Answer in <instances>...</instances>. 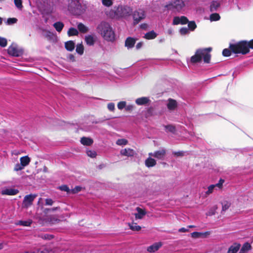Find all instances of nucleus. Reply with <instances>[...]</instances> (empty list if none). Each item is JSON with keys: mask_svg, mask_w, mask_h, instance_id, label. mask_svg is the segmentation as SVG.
Instances as JSON below:
<instances>
[{"mask_svg": "<svg viewBox=\"0 0 253 253\" xmlns=\"http://www.w3.org/2000/svg\"><path fill=\"white\" fill-rule=\"evenodd\" d=\"M114 13L117 18H125L130 15L132 13V9L128 6L119 5L114 7Z\"/></svg>", "mask_w": 253, "mask_h": 253, "instance_id": "20e7f679", "label": "nucleus"}, {"mask_svg": "<svg viewBox=\"0 0 253 253\" xmlns=\"http://www.w3.org/2000/svg\"><path fill=\"white\" fill-rule=\"evenodd\" d=\"M135 42H136L135 39H134L132 38H131V37H128L126 40L125 46L127 48H131L133 47V46L135 43Z\"/></svg>", "mask_w": 253, "mask_h": 253, "instance_id": "412c9836", "label": "nucleus"}, {"mask_svg": "<svg viewBox=\"0 0 253 253\" xmlns=\"http://www.w3.org/2000/svg\"><path fill=\"white\" fill-rule=\"evenodd\" d=\"M79 34V31L75 28H71L68 31V35L69 36H77Z\"/></svg>", "mask_w": 253, "mask_h": 253, "instance_id": "473e14b6", "label": "nucleus"}, {"mask_svg": "<svg viewBox=\"0 0 253 253\" xmlns=\"http://www.w3.org/2000/svg\"><path fill=\"white\" fill-rule=\"evenodd\" d=\"M18 190L13 188H5L2 190L1 194L7 195H15L18 193Z\"/></svg>", "mask_w": 253, "mask_h": 253, "instance_id": "dca6fc26", "label": "nucleus"}, {"mask_svg": "<svg viewBox=\"0 0 253 253\" xmlns=\"http://www.w3.org/2000/svg\"><path fill=\"white\" fill-rule=\"evenodd\" d=\"M31 223L32 222L30 220L27 221H19L17 223V224L25 226H28L30 225Z\"/></svg>", "mask_w": 253, "mask_h": 253, "instance_id": "58836bf2", "label": "nucleus"}, {"mask_svg": "<svg viewBox=\"0 0 253 253\" xmlns=\"http://www.w3.org/2000/svg\"><path fill=\"white\" fill-rule=\"evenodd\" d=\"M84 40L87 45L91 46L94 44L96 39L94 36L87 35L85 36Z\"/></svg>", "mask_w": 253, "mask_h": 253, "instance_id": "f3484780", "label": "nucleus"}, {"mask_svg": "<svg viewBox=\"0 0 253 253\" xmlns=\"http://www.w3.org/2000/svg\"><path fill=\"white\" fill-rule=\"evenodd\" d=\"M145 17L146 13L144 10L139 9L134 11L132 14L133 24L134 25L137 24L142 20L144 19Z\"/></svg>", "mask_w": 253, "mask_h": 253, "instance_id": "0eeeda50", "label": "nucleus"}, {"mask_svg": "<svg viewBox=\"0 0 253 253\" xmlns=\"http://www.w3.org/2000/svg\"><path fill=\"white\" fill-rule=\"evenodd\" d=\"M36 197V195L30 194L26 195L23 201V207L26 209L29 208L32 205L33 202Z\"/></svg>", "mask_w": 253, "mask_h": 253, "instance_id": "6e6552de", "label": "nucleus"}, {"mask_svg": "<svg viewBox=\"0 0 253 253\" xmlns=\"http://www.w3.org/2000/svg\"><path fill=\"white\" fill-rule=\"evenodd\" d=\"M7 43V40L4 38L0 37V46L3 47H5Z\"/></svg>", "mask_w": 253, "mask_h": 253, "instance_id": "49530a36", "label": "nucleus"}, {"mask_svg": "<svg viewBox=\"0 0 253 253\" xmlns=\"http://www.w3.org/2000/svg\"><path fill=\"white\" fill-rule=\"evenodd\" d=\"M86 154L88 157L94 158L96 156V153L95 151L93 150H88L86 151Z\"/></svg>", "mask_w": 253, "mask_h": 253, "instance_id": "a19ab883", "label": "nucleus"}, {"mask_svg": "<svg viewBox=\"0 0 253 253\" xmlns=\"http://www.w3.org/2000/svg\"><path fill=\"white\" fill-rule=\"evenodd\" d=\"M223 183L224 180L221 179L219 180L218 183L214 185H211L208 187V190L206 191V194L207 195H210L211 194L214 190L221 189L222 187Z\"/></svg>", "mask_w": 253, "mask_h": 253, "instance_id": "1a4fd4ad", "label": "nucleus"}, {"mask_svg": "<svg viewBox=\"0 0 253 253\" xmlns=\"http://www.w3.org/2000/svg\"><path fill=\"white\" fill-rule=\"evenodd\" d=\"M157 34L154 31H151L146 33L144 38L147 40H152L155 39L157 37Z\"/></svg>", "mask_w": 253, "mask_h": 253, "instance_id": "bb28decb", "label": "nucleus"}, {"mask_svg": "<svg viewBox=\"0 0 253 253\" xmlns=\"http://www.w3.org/2000/svg\"><path fill=\"white\" fill-rule=\"evenodd\" d=\"M248 47L249 49H250V48L253 49V40L248 42Z\"/></svg>", "mask_w": 253, "mask_h": 253, "instance_id": "bf43d9fd", "label": "nucleus"}, {"mask_svg": "<svg viewBox=\"0 0 253 253\" xmlns=\"http://www.w3.org/2000/svg\"><path fill=\"white\" fill-rule=\"evenodd\" d=\"M68 60L70 61L74 62L75 61V57L72 54H69L67 57Z\"/></svg>", "mask_w": 253, "mask_h": 253, "instance_id": "052dcab7", "label": "nucleus"}, {"mask_svg": "<svg viewBox=\"0 0 253 253\" xmlns=\"http://www.w3.org/2000/svg\"><path fill=\"white\" fill-rule=\"evenodd\" d=\"M252 249L251 244L248 242L244 243L241 247L239 253H247Z\"/></svg>", "mask_w": 253, "mask_h": 253, "instance_id": "4be33fe9", "label": "nucleus"}, {"mask_svg": "<svg viewBox=\"0 0 253 253\" xmlns=\"http://www.w3.org/2000/svg\"><path fill=\"white\" fill-rule=\"evenodd\" d=\"M231 51L229 49L225 48L222 51V54L224 56H229L230 55Z\"/></svg>", "mask_w": 253, "mask_h": 253, "instance_id": "5fc2aeb1", "label": "nucleus"}, {"mask_svg": "<svg viewBox=\"0 0 253 253\" xmlns=\"http://www.w3.org/2000/svg\"><path fill=\"white\" fill-rule=\"evenodd\" d=\"M120 153L123 156L132 157L135 154V151L130 148H125L122 149L120 151Z\"/></svg>", "mask_w": 253, "mask_h": 253, "instance_id": "a211bd4d", "label": "nucleus"}, {"mask_svg": "<svg viewBox=\"0 0 253 253\" xmlns=\"http://www.w3.org/2000/svg\"><path fill=\"white\" fill-rule=\"evenodd\" d=\"M194 227H195V226H194V225H189V226H188V228H193Z\"/></svg>", "mask_w": 253, "mask_h": 253, "instance_id": "774afa93", "label": "nucleus"}, {"mask_svg": "<svg viewBox=\"0 0 253 253\" xmlns=\"http://www.w3.org/2000/svg\"><path fill=\"white\" fill-rule=\"evenodd\" d=\"M2 18L0 17V25L2 24Z\"/></svg>", "mask_w": 253, "mask_h": 253, "instance_id": "338daca9", "label": "nucleus"}, {"mask_svg": "<svg viewBox=\"0 0 253 253\" xmlns=\"http://www.w3.org/2000/svg\"><path fill=\"white\" fill-rule=\"evenodd\" d=\"M217 209V206H214L213 207H212L210 211L207 213V215H213L216 210Z\"/></svg>", "mask_w": 253, "mask_h": 253, "instance_id": "37998d69", "label": "nucleus"}, {"mask_svg": "<svg viewBox=\"0 0 253 253\" xmlns=\"http://www.w3.org/2000/svg\"><path fill=\"white\" fill-rule=\"evenodd\" d=\"M166 150L162 149L157 151H155L154 153H149V156H153L158 159L162 160L164 159L166 155Z\"/></svg>", "mask_w": 253, "mask_h": 253, "instance_id": "9d476101", "label": "nucleus"}, {"mask_svg": "<svg viewBox=\"0 0 253 253\" xmlns=\"http://www.w3.org/2000/svg\"><path fill=\"white\" fill-rule=\"evenodd\" d=\"M24 168V167L21 165V164H17L14 168V170L15 171H19L23 169Z\"/></svg>", "mask_w": 253, "mask_h": 253, "instance_id": "09e8293b", "label": "nucleus"}, {"mask_svg": "<svg viewBox=\"0 0 253 253\" xmlns=\"http://www.w3.org/2000/svg\"><path fill=\"white\" fill-rule=\"evenodd\" d=\"M68 10L76 14H80L82 11L81 2L79 0H68Z\"/></svg>", "mask_w": 253, "mask_h": 253, "instance_id": "39448f33", "label": "nucleus"}, {"mask_svg": "<svg viewBox=\"0 0 253 253\" xmlns=\"http://www.w3.org/2000/svg\"><path fill=\"white\" fill-rule=\"evenodd\" d=\"M188 26L189 28L192 31H193L196 28V25L193 21L190 22Z\"/></svg>", "mask_w": 253, "mask_h": 253, "instance_id": "3c124183", "label": "nucleus"}, {"mask_svg": "<svg viewBox=\"0 0 253 253\" xmlns=\"http://www.w3.org/2000/svg\"><path fill=\"white\" fill-rule=\"evenodd\" d=\"M140 28L142 29H146L148 28V25L145 23H143L140 25Z\"/></svg>", "mask_w": 253, "mask_h": 253, "instance_id": "0e129e2a", "label": "nucleus"}, {"mask_svg": "<svg viewBox=\"0 0 253 253\" xmlns=\"http://www.w3.org/2000/svg\"><path fill=\"white\" fill-rule=\"evenodd\" d=\"M77 28L79 32L84 34L87 33L89 30V28L82 23L77 24Z\"/></svg>", "mask_w": 253, "mask_h": 253, "instance_id": "393cba45", "label": "nucleus"}, {"mask_svg": "<svg viewBox=\"0 0 253 253\" xmlns=\"http://www.w3.org/2000/svg\"><path fill=\"white\" fill-rule=\"evenodd\" d=\"M220 19V16L217 13L212 14L210 16V19L211 21H217Z\"/></svg>", "mask_w": 253, "mask_h": 253, "instance_id": "a18cd8bd", "label": "nucleus"}, {"mask_svg": "<svg viewBox=\"0 0 253 253\" xmlns=\"http://www.w3.org/2000/svg\"><path fill=\"white\" fill-rule=\"evenodd\" d=\"M164 127L165 128V130L167 132L174 133L175 131V127L173 126L168 125V126H165Z\"/></svg>", "mask_w": 253, "mask_h": 253, "instance_id": "f704fd0d", "label": "nucleus"}, {"mask_svg": "<svg viewBox=\"0 0 253 253\" xmlns=\"http://www.w3.org/2000/svg\"><path fill=\"white\" fill-rule=\"evenodd\" d=\"M76 52L80 54V55H82L84 53V46L82 44H78L77 45V47H76Z\"/></svg>", "mask_w": 253, "mask_h": 253, "instance_id": "72a5a7b5", "label": "nucleus"}, {"mask_svg": "<svg viewBox=\"0 0 253 253\" xmlns=\"http://www.w3.org/2000/svg\"><path fill=\"white\" fill-rule=\"evenodd\" d=\"M128 225L129 227V228L132 231H138L141 229V227L140 226L137 225L136 223L133 222L132 223H128Z\"/></svg>", "mask_w": 253, "mask_h": 253, "instance_id": "c85d7f7f", "label": "nucleus"}, {"mask_svg": "<svg viewBox=\"0 0 253 253\" xmlns=\"http://www.w3.org/2000/svg\"><path fill=\"white\" fill-rule=\"evenodd\" d=\"M230 48L235 53L245 54L250 51L248 47V42L246 41H242L235 44H230Z\"/></svg>", "mask_w": 253, "mask_h": 253, "instance_id": "7ed1b4c3", "label": "nucleus"}, {"mask_svg": "<svg viewBox=\"0 0 253 253\" xmlns=\"http://www.w3.org/2000/svg\"><path fill=\"white\" fill-rule=\"evenodd\" d=\"M178 231L179 232H188L189 230L187 228L183 227V228H181L179 229Z\"/></svg>", "mask_w": 253, "mask_h": 253, "instance_id": "e2e57ef3", "label": "nucleus"}, {"mask_svg": "<svg viewBox=\"0 0 253 253\" xmlns=\"http://www.w3.org/2000/svg\"><path fill=\"white\" fill-rule=\"evenodd\" d=\"M59 189L64 191H66L68 193L71 194V189L69 188L66 185H62L59 187Z\"/></svg>", "mask_w": 253, "mask_h": 253, "instance_id": "8fccbe9b", "label": "nucleus"}, {"mask_svg": "<svg viewBox=\"0 0 253 253\" xmlns=\"http://www.w3.org/2000/svg\"><path fill=\"white\" fill-rule=\"evenodd\" d=\"M42 237L44 239L50 240L53 238V236L51 235H49V234H46L43 235L42 236Z\"/></svg>", "mask_w": 253, "mask_h": 253, "instance_id": "4d7b16f0", "label": "nucleus"}, {"mask_svg": "<svg viewBox=\"0 0 253 253\" xmlns=\"http://www.w3.org/2000/svg\"><path fill=\"white\" fill-rule=\"evenodd\" d=\"M173 30L172 29H169L168 30V33L169 35H172L173 34Z\"/></svg>", "mask_w": 253, "mask_h": 253, "instance_id": "69168bd1", "label": "nucleus"}, {"mask_svg": "<svg viewBox=\"0 0 253 253\" xmlns=\"http://www.w3.org/2000/svg\"><path fill=\"white\" fill-rule=\"evenodd\" d=\"M162 246V243L160 242H156L147 247V251L149 253H155Z\"/></svg>", "mask_w": 253, "mask_h": 253, "instance_id": "ddd939ff", "label": "nucleus"}, {"mask_svg": "<svg viewBox=\"0 0 253 253\" xmlns=\"http://www.w3.org/2000/svg\"><path fill=\"white\" fill-rule=\"evenodd\" d=\"M53 26L57 32H60L64 27V24L61 22H57L53 24Z\"/></svg>", "mask_w": 253, "mask_h": 253, "instance_id": "7c9ffc66", "label": "nucleus"}, {"mask_svg": "<svg viewBox=\"0 0 253 253\" xmlns=\"http://www.w3.org/2000/svg\"><path fill=\"white\" fill-rule=\"evenodd\" d=\"M134 108V106L133 105L129 104L128 105H126L125 109L126 111H131L132 110H133Z\"/></svg>", "mask_w": 253, "mask_h": 253, "instance_id": "6e6d98bb", "label": "nucleus"}, {"mask_svg": "<svg viewBox=\"0 0 253 253\" xmlns=\"http://www.w3.org/2000/svg\"><path fill=\"white\" fill-rule=\"evenodd\" d=\"M176 101L172 99H169L167 103V107L169 110H173L177 107Z\"/></svg>", "mask_w": 253, "mask_h": 253, "instance_id": "5701e85b", "label": "nucleus"}, {"mask_svg": "<svg viewBox=\"0 0 253 253\" xmlns=\"http://www.w3.org/2000/svg\"><path fill=\"white\" fill-rule=\"evenodd\" d=\"M179 32L181 35H184L189 33V30L187 28H182L180 29Z\"/></svg>", "mask_w": 253, "mask_h": 253, "instance_id": "603ef678", "label": "nucleus"}, {"mask_svg": "<svg viewBox=\"0 0 253 253\" xmlns=\"http://www.w3.org/2000/svg\"><path fill=\"white\" fill-rule=\"evenodd\" d=\"M17 21V19L15 18H8L6 21L7 25H11L16 23Z\"/></svg>", "mask_w": 253, "mask_h": 253, "instance_id": "de8ad7c7", "label": "nucleus"}, {"mask_svg": "<svg viewBox=\"0 0 253 253\" xmlns=\"http://www.w3.org/2000/svg\"><path fill=\"white\" fill-rule=\"evenodd\" d=\"M240 247V244L235 243L229 247L227 253H237Z\"/></svg>", "mask_w": 253, "mask_h": 253, "instance_id": "aec40b11", "label": "nucleus"}, {"mask_svg": "<svg viewBox=\"0 0 253 253\" xmlns=\"http://www.w3.org/2000/svg\"><path fill=\"white\" fill-rule=\"evenodd\" d=\"M65 48L69 51H72L75 48V43L72 41L67 42L65 43Z\"/></svg>", "mask_w": 253, "mask_h": 253, "instance_id": "c756f323", "label": "nucleus"}, {"mask_svg": "<svg viewBox=\"0 0 253 253\" xmlns=\"http://www.w3.org/2000/svg\"><path fill=\"white\" fill-rule=\"evenodd\" d=\"M107 108L111 111H114L115 110V104L114 103H109L107 105Z\"/></svg>", "mask_w": 253, "mask_h": 253, "instance_id": "864d4df0", "label": "nucleus"}, {"mask_svg": "<svg viewBox=\"0 0 253 253\" xmlns=\"http://www.w3.org/2000/svg\"><path fill=\"white\" fill-rule=\"evenodd\" d=\"M222 204V211H225L227 210L231 206V203L227 201H224L221 203Z\"/></svg>", "mask_w": 253, "mask_h": 253, "instance_id": "2f4dec72", "label": "nucleus"}, {"mask_svg": "<svg viewBox=\"0 0 253 253\" xmlns=\"http://www.w3.org/2000/svg\"><path fill=\"white\" fill-rule=\"evenodd\" d=\"M102 3L103 5L107 6V7H110L113 4V0H102Z\"/></svg>", "mask_w": 253, "mask_h": 253, "instance_id": "e433bc0d", "label": "nucleus"}, {"mask_svg": "<svg viewBox=\"0 0 253 253\" xmlns=\"http://www.w3.org/2000/svg\"><path fill=\"white\" fill-rule=\"evenodd\" d=\"M211 50V47L197 50L195 54L191 57V61L193 63H196L200 62L203 59L205 63H209L211 57L210 53Z\"/></svg>", "mask_w": 253, "mask_h": 253, "instance_id": "f03ea898", "label": "nucleus"}, {"mask_svg": "<svg viewBox=\"0 0 253 253\" xmlns=\"http://www.w3.org/2000/svg\"><path fill=\"white\" fill-rule=\"evenodd\" d=\"M97 33L106 41L113 42L115 40V32L110 24L105 21L101 22L97 26Z\"/></svg>", "mask_w": 253, "mask_h": 253, "instance_id": "f257e3e1", "label": "nucleus"}, {"mask_svg": "<svg viewBox=\"0 0 253 253\" xmlns=\"http://www.w3.org/2000/svg\"><path fill=\"white\" fill-rule=\"evenodd\" d=\"M136 212L134 213L136 219H141L146 215V211L145 210L139 207H137L135 209Z\"/></svg>", "mask_w": 253, "mask_h": 253, "instance_id": "f8f14e48", "label": "nucleus"}, {"mask_svg": "<svg viewBox=\"0 0 253 253\" xmlns=\"http://www.w3.org/2000/svg\"><path fill=\"white\" fill-rule=\"evenodd\" d=\"M82 187L77 186L74 188L71 189V194H76L82 190Z\"/></svg>", "mask_w": 253, "mask_h": 253, "instance_id": "ea45409f", "label": "nucleus"}, {"mask_svg": "<svg viewBox=\"0 0 253 253\" xmlns=\"http://www.w3.org/2000/svg\"><path fill=\"white\" fill-rule=\"evenodd\" d=\"M187 18L185 16L174 17L173 20V25L185 24L188 22Z\"/></svg>", "mask_w": 253, "mask_h": 253, "instance_id": "9b49d317", "label": "nucleus"}, {"mask_svg": "<svg viewBox=\"0 0 253 253\" xmlns=\"http://www.w3.org/2000/svg\"><path fill=\"white\" fill-rule=\"evenodd\" d=\"M152 157L153 156H149V157L145 160V164L146 167L149 168L152 167L156 165V161L152 158Z\"/></svg>", "mask_w": 253, "mask_h": 253, "instance_id": "b1692460", "label": "nucleus"}, {"mask_svg": "<svg viewBox=\"0 0 253 253\" xmlns=\"http://www.w3.org/2000/svg\"><path fill=\"white\" fill-rule=\"evenodd\" d=\"M53 201L51 199H46L45 200V204L46 205L51 206L53 204Z\"/></svg>", "mask_w": 253, "mask_h": 253, "instance_id": "13d9d810", "label": "nucleus"}, {"mask_svg": "<svg viewBox=\"0 0 253 253\" xmlns=\"http://www.w3.org/2000/svg\"><path fill=\"white\" fill-rule=\"evenodd\" d=\"M150 101L148 97H142L135 100V103L138 105H143L148 104Z\"/></svg>", "mask_w": 253, "mask_h": 253, "instance_id": "6ab92c4d", "label": "nucleus"}, {"mask_svg": "<svg viewBox=\"0 0 253 253\" xmlns=\"http://www.w3.org/2000/svg\"><path fill=\"white\" fill-rule=\"evenodd\" d=\"M219 2L217 1H213L211 5V10L214 11L219 6Z\"/></svg>", "mask_w": 253, "mask_h": 253, "instance_id": "c9c22d12", "label": "nucleus"}, {"mask_svg": "<svg viewBox=\"0 0 253 253\" xmlns=\"http://www.w3.org/2000/svg\"><path fill=\"white\" fill-rule=\"evenodd\" d=\"M210 234V232L207 231L205 232H194L191 234V236L192 238L197 239L200 238H206L209 236Z\"/></svg>", "mask_w": 253, "mask_h": 253, "instance_id": "4468645a", "label": "nucleus"}, {"mask_svg": "<svg viewBox=\"0 0 253 253\" xmlns=\"http://www.w3.org/2000/svg\"><path fill=\"white\" fill-rule=\"evenodd\" d=\"M81 142L84 145L89 146L93 143V140L90 138L83 137L81 139Z\"/></svg>", "mask_w": 253, "mask_h": 253, "instance_id": "a878e982", "label": "nucleus"}, {"mask_svg": "<svg viewBox=\"0 0 253 253\" xmlns=\"http://www.w3.org/2000/svg\"><path fill=\"white\" fill-rule=\"evenodd\" d=\"M128 141L126 139H119L116 141V144L118 145H125L127 144Z\"/></svg>", "mask_w": 253, "mask_h": 253, "instance_id": "4c0bfd02", "label": "nucleus"}, {"mask_svg": "<svg viewBox=\"0 0 253 253\" xmlns=\"http://www.w3.org/2000/svg\"><path fill=\"white\" fill-rule=\"evenodd\" d=\"M7 50L8 54L12 56H18L20 54V52L18 49L17 47L13 45L10 46L8 47Z\"/></svg>", "mask_w": 253, "mask_h": 253, "instance_id": "2eb2a0df", "label": "nucleus"}, {"mask_svg": "<svg viewBox=\"0 0 253 253\" xmlns=\"http://www.w3.org/2000/svg\"><path fill=\"white\" fill-rule=\"evenodd\" d=\"M15 6L19 9H21L23 7L22 0H14Z\"/></svg>", "mask_w": 253, "mask_h": 253, "instance_id": "79ce46f5", "label": "nucleus"}, {"mask_svg": "<svg viewBox=\"0 0 253 253\" xmlns=\"http://www.w3.org/2000/svg\"><path fill=\"white\" fill-rule=\"evenodd\" d=\"M185 4L182 0H173L169 5L168 9L176 11H180L184 7Z\"/></svg>", "mask_w": 253, "mask_h": 253, "instance_id": "423d86ee", "label": "nucleus"}, {"mask_svg": "<svg viewBox=\"0 0 253 253\" xmlns=\"http://www.w3.org/2000/svg\"><path fill=\"white\" fill-rule=\"evenodd\" d=\"M143 44V42H139L137 43L136 45V49H139L140 48H141V47L142 46Z\"/></svg>", "mask_w": 253, "mask_h": 253, "instance_id": "680f3d73", "label": "nucleus"}, {"mask_svg": "<svg viewBox=\"0 0 253 253\" xmlns=\"http://www.w3.org/2000/svg\"><path fill=\"white\" fill-rule=\"evenodd\" d=\"M20 163L24 167H26L29 165L30 162V159L28 156L22 157L20 159Z\"/></svg>", "mask_w": 253, "mask_h": 253, "instance_id": "cd10ccee", "label": "nucleus"}, {"mask_svg": "<svg viewBox=\"0 0 253 253\" xmlns=\"http://www.w3.org/2000/svg\"><path fill=\"white\" fill-rule=\"evenodd\" d=\"M126 102L124 101L119 102L117 104L118 108L119 110H122L124 108H126Z\"/></svg>", "mask_w": 253, "mask_h": 253, "instance_id": "c03bdc74", "label": "nucleus"}]
</instances>
